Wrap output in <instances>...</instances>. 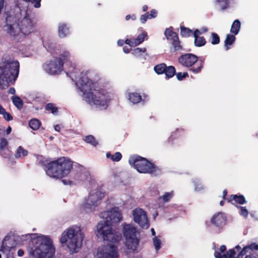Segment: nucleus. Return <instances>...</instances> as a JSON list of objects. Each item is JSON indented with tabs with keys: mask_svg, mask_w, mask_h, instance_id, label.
Instances as JSON below:
<instances>
[{
	"mask_svg": "<svg viewBox=\"0 0 258 258\" xmlns=\"http://www.w3.org/2000/svg\"><path fill=\"white\" fill-rule=\"evenodd\" d=\"M24 252L23 249H20L18 250L17 254L19 256H22L24 255Z\"/></svg>",
	"mask_w": 258,
	"mask_h": 258,
	"instance_id": "52",
	"label": "nucleus"
},
{
	"mask_svg": "<svg viewBox=\"0 0 258 258\" xmlns=\"http://www.w3.org/2000/svg\"><path fill=\"white\" fill-rule=\"evenodd\" d=\"M60 129H61V127L59 125L57 124L54 126V130L56 131L59 132Z\"/></svg>",
	"mask_w": 258,
	"mask_h": 258,
	"instance_id": "56",
	"label": "nucleus"
},
{
	"mask_svg": "<svg viewBox=\"0 0 258 258\" xmlns=\"http://www.w3.org/2000/svg\"><path fill=\"white\" fill-rule=\"evenodd\" d=\"M201 32L199 29H196L194 32V36L195 37V44L196 46L201 47L204 46L206 41L204 37L200 36Z\"/></svg>",
	"mask_w": 258,
	"mask_h": 258,
	"instance_id": "18",
	"label": "nucleus"
},
{
	"mask_svg": "<svg viewBox=\"0 0 258 258\" xmlns=\"http://www.w3.org/2000/svg\"><path fill=\"white\" fill-rule=\"evenodd\" d=\"M5 109L2 106V105L0 104V114L2 115L4 112H5Z\"/></svg>",
	"mask_w": 258,
	"mask_h": 258,
	"instance_id": "57",
	"label": "nucleus"
},
{
	"mask_svg": "<svg viewBox=\"0 0 258 258\" xmlns=\"http://www.w3.org/2000/svg\"><path fill=\"white\" fill-rule=\"evenodd\" d=\"M96 255L98 258H119V253L116 246L107 244L99 247Z\"/></svg>",
	"mask_w": 258,
	"mask_h": 258,
	"instance_id": "13",
	"label": "nucleus"
},
{
	"mask_svg": "<svg viewBox=\"0 0 258 258\" xmlns=\"http://www.w3.org/2000/svg\"><path fill=\"white\" fill-rule=\"evenodd\" d=\"M188 76V74L187 73H178L176 74V77L178 80H181L183 78L186 77Z\"/></svg>",
	"mask_w": 258,
	"mask_h": 258,
	"instance_id": "46",
	"label": "nucleus"
},
{
	"mask_svg": "<svg viewBox=\"0 0 258 258\" xmlns=\"http://www.w3.org/2000/svg\"><path fill=\"white\" fill-rule=\"evenodd\" d=\"M8 92L10 94H14L15 93L16 91L14 88L12 87L10 88Z\"/></svg>",
	"mask_w": 258,
	"mask_h": 258,
	"instance_id": "55",
	"label": "nucleus"
},
{
	"mask_svg": "<svg viewBox=\"0 0 258 258\" xmlns=\"http://www.w3.org/2000/svg\"><path fill=\"white\" fill-rule=\"evenodd\" d=\"M211 222L216 226H223L226 223V216L223 213L219 212L213 216Z\"/></svg>",
	"mask_w": 258,
	"mask_h": 258,
	"instance_id": "16",
	"label": "nucleus"
},
{
	"mask_svg": "<svg viewBox=\"0 0 258 258\" xmlns=\"http://www.w3.org/2000/svg\"><path fill=\"white\" fill-rule=\"evenodd\" d=\"M14 16H9L6 18L5 26L7 32L15 39L20 41L33 31L31 21L28 18H24L21 22L20 25L17 22Z\"/></svg>",
	"mask_w": 258,
	"mask_h": 258,
	"instance_id": "3",
	"label": "nucleus"
},
{
	"mask_svg": "<svg viewBox=\"0 0 258 258\" xmlns=\"http://www.w3.org/2000/svg\"><path fill=\"white\" fill-rule=\"evenodd\" d=\"M142 9H143V11L144 12L146 11L147 10V9H148L147 6H146V5H144V6L143 7Z\"/></svg>",
	"mask_w": 258,
	"mask_h": 258,
	"instance_id": "62",
	"label": "nucleus"
},
{
	"mask_svg": "<svg viewBox=\"0 0 258 258\" xmlns=\"http://www.w3.org/2000/svg\"><path fill=\"white\" fill-rule=\"evenodd\" d=\"M88 72H82L80 74L77 85L83 93L84 100L90 104H94L100 109H106L111 100L109 94L104 90L95 88V83L89 79Z\"/></svg>",
	"mask_w": 258,
	"mask_h": 258,
	"instance_id": "1",
	"label": "nucleus"
},
{
	"mask_svg": "<svg viewBox=\"0 0 258 258\" xmlns=\"http://www.w3.org/2000/svg\"><path fill=\"white\" fill-rule=\"evenodd\" d=\"M199 31H200L201 35L202 33L206 32L208 31V29L207 27H202Z\"/></svg>",
	"mask_w": 258,
	"mask_h": 258,
	"instance_id": "54",
	"label": "nucleus"
},
{
	"mask_svg": "<svg viewBox=\"0 0 258 258\" xmlns=\"http://www.w3.org/2000/svg\"><path fill=\"white\" fill-rule=\"evenodd\" d=\"M134 221L144 229L149 228L150 225L146 212L142 209L137 208L132 211Z\"/></svg>",
	"mask_w": 258,
	"mask_h": 258,
	"instance_id": "14",
	"label": "nucleus"
},
{
	"mask_svg": "<svg viewBox=\"0 0 258 258\" xmlns=\"http://www.w3.org/2000/svg\"><path fill=\"white\" fill-rule=\"evenodd\" d=\"M14 239L13 238L6 236L3 240L0 251L6 255L7 258H14Z\"/></svg>",
	"mask_w": 258,
	"mask_h": 258,
	"instance_id": "15",
	"label": "nucleus"
},
{
	"mask_svg": "<svg viewBox=\"0 0 258 258\" xmlns=\"http://www.w3.org/2000/svg\"><path fill=\"white\" fill-rule=\"evenodd\" d=\"M250 254L246 255L245 258H258V255L255 252L253 251L251 253L250 252Z\"/></svg>",
	"mask_w": 258,
	"mask_h": 258,
	"instance_id": "50",
	"label": "nucleus"
},
{
	"mask_svg": "<svg viewBox=\"0 0 258 258\" xmlns=\"http://www.w3.org/2000/svg\"><path fill=\"white\" fill-rule=\"evenodd\" d=\"M164 73L167 78H171L175 75V69L172 66L166 67Z\"/></svg>",
	"mask_w": 258,
	"mask_h": 258,
	"instance_id": "29",
	"label": "nucleus"
},
{
	"mask_svg": "<svg viewBox=\"0 0 258 258\" xmlns=\"http://www.w3.org/2000/svg\"><path fill=\"white\" fill-rule=\"evenodd\" d=\"M146 49L145 48H136L133 50L132 53L135 56H139L142 53H144L146 51Z\"/></svg>",
	"mask_w": 258,
	"mask_h": 258,
	"instance_id": "37",
	"label": "nucleus"
},
{
	"mask_svg": "<svg viewBox=\"0 0 258 258\" xmlns=\"http://www.w3.org/2000/svg\"><path fill=\"white\" fill-rule=\"evenodd\" d=\"M227 191H226V190H224L223 191V198H225V196H226V195H227Z\"/></svg>",
	"mask_w": 258,
	"mask_h": 258,
	"instance_id": "63",
	"label": "nucleus"
},
{
	"mask_svg": "<svg viewBox=\"0 0 258 258\" xmlns=\"http://www.w3.org/2000/svg\"><path fill=\"white\" fill-rule=\"evenodd\" d=\"M149 13H146L145 15H143L141 16L140 21L142 23H145L147 19H149Z\"/></svg>",
	"mask_w": 258,
	"mask_h": 258,
	"instance_id": "47",
	"label": "nucleus"
},
{
	"mask_svg": "<svg viewBox=\"0 0 258 258\" xmlns=\"http://www.w3.org/2000/svg\"><path fill=\"white\" fill-rule=\"evenodd\" d=\"M69 33L68 28L64 24H60L58 28V34L60 37H64Z\"/></svg>",
	"mask_w": 258,
	"mask_h": 258,
	"instance_id": "26",
	"label": "nucleus"
},
{
	"mask_svg": "<svg viewBox=\"0 0 258 258\" xmlns=\"http://www.w3.org/2000/svg\"><path fill=\"white\" fill-rule=\"evenodd\" d=\"M12 100L16 107L20 109L23 106V101L21 99L17 96H13L12 97Z\"/></svg>",
	"mask_w": 258,
	"mask_h": 258,
	"instance_id": "27",
	"label": "nucleus"
},
{
	"mask_svg": "<svg viewBox=\"0 0 258 258\" xmlns=\"http://www.w3.org/2000/svg\"><path fill=\"white\" fill-rule=\"evenodd\" d=\"M153 243L157 251L161 248V241L157 237L155 236L153 238Z\"/></svg>",
	"mask_w": 258,
	"mask_h": 258,
	"instance_id": "38",
	"label": "nucleus"
},
{
	"mask_svg": "<svg viewBox=\"0 0 258 258\" xmlns=\"http://www.w3.org/2000/svg\"><path fill=\"white\" fill-rule=\"evenodd\" d=\"M117 44L119 46H122L123 44V41L122 40H119L117 41Z\"/></svg>",
	"mask_w": 258,
	"mask_h": 258,
	"instance_id": "59",
	"label": "nucleus"
},
{
	"mask_svg": "<svg viewBox=\"0 0 258 258\" xmlns=\"http://www.w3.org/2000/svg\"><path fill=\"white\" fill-rule=\"evenodd\" d=\"M230 199L239 204H243L246 203V200L243 196L231 195Z\"/></svg>",
	"mask_w": 258,
	"mask_h": 258,
	"instance_id": "28",
	"label": "nucleus"
},
{
	"mask_svg": "<svg viewBox=\"0 0 258 258\" xmlns=\"http://www.w3.org/2000/svg\"><path fill=\"white\" fill-rule=\"evenodd\" d=\"M45 108L47 110L50 111L53 114H55L57 112V108L52 103H48L46 105Z\"/></svg>",
	"mask_w": 258,
	"mask_h": 258,
	"instance_id": "36",
	"label": "nucleus"
},
{
	"mask_svg": "<svg viewBox=\"0 0 258 258\" xmlns=\"http://www.w3.org/2000/svg\"><path fill=\"white\" fill-rule=\"evenodd\" d=\"M164 34L167 38V39L173 41L174 39H178V37L177 34L173 32L171 29L170 28H167L164 32Z\"/></svg>",
	"mask_w": 258,
	"mask_h": 258,
	"instance_id": "22",
	"label": "nucleus"
},
{
	"mask_svg": "<svg viewBox=\"0 0 258 258\" xmlns=\"http://www.w3.org/2000/svg\"><path fill=\"white\" fill-rule=\"evenodd\" d=\"M104 193L99 189H95L89 193L88 198L84 201L81 208L86 212H93L101 202Z\"/></svg>",
	"mask_w": 258,
	"mask_h": 258,
	"instance_id": "10",
	"label": "nucleus"
},
{
	"mask_svg": "<svg viewBox=\"0 0 258 258\" xmlns=\"http://www.w3.org/2000/svg\"><path fill=\"white\" fill-rule=\"evenodd\" d=\"M250 250H258V244L252 243L250 245L245 246L241 250L240 253L238 254V257H241L243 255L245 254L246 252H248Z\"/></svg>",
	"mask_w": 258,
	"mask_h": 258,
	"instance_id": "20",
	"label": "nucleus"
},
{
	"mask_svg": "<svg viewBox=\"0 0 258 258\" xmlns=\"http://www.w3.org/2000/svg\"><path fill=\"white\" fill-rule=\"evenodd\" d=\"M106 157L108 158H110L113 161L117 162L121 159L122 155L119 152H116L114 155L107 153L106 154Z\"/></svg>",
	"mask_w": 258,
	"mask_h": 258,
	"instance_id": "31",
	"label": "nucleus"
},
{
	"mask_svg": "<svg viewBox=\"0 0 258 258\" xmlns=\"http://www.w3.org/2000/svg\"><path fill=\"white\" fill-rule=\"evenodd\" d=\"M41 0H32V3L34 4V7L36 8H39L41 6L40 4Z\"/></svg>",
	"mask_w": 258,
	"mask_h": 258,
	"instance_id": "48",
	"label": "nucleus"
},
{
	"mask_svg": "<svg viewBox=\"0 0 258 258\" xmlns=\"http://www.w3.org/2000/svg\"><path fill=\"white\" fill-rule=\"evenodd\" d=\"M157 16V12L155 10H152L150 13H149V18L150 19H152L153 18H155Z\"/></svg>",
	"mask_w": 258,
	"mask_h": 258,
	"instance_id": "49",
	"label": "nucleus"
},
{
	"mask_svg": "<svg viewBox=\"0 0 258 258\" xmlns=\"http://www.w3.org/2000/svg\"><path fill=\"white\" fill-rule=\"evenodd\" d=\"M84 238V233L81 228L73 226L64 231L61 235L60 242L66 246L69 252L76 253L81 248Z\"/></svg>",
	"mask_w": 258,
	"mask_h": 258,
	"instance_id": "4",
	"label": "nucleus"
},
{
	"mask_svg": "<svg viewBox=\"0 0 258 258\" xmlns=\"http://www.w3.org/2000/svg\"><path fill=\"white\" fill-rule=\"evenodd\" d=\"M172 45L175 50H179L181 49V46L178 39H174L171 42Z\"/></svg>",
	"mask_w": 258,
	"mask_h": 258,
	"instance_id": "40",
	"label": "nucleus"
},
{
	"mask_svg": "<svg viewBox=\"0 0 258 258\" xmlns=\"http://www.w3.org/2000/svg\"><path fill=\"white\" fill-rule=\"evenodd\" d=\"M198 57L190 53H187L181 55L178 59L179 62L186 67L192 66L195 63H197V67H194L190 69V70L194 73H199L201 72L203 68V64L201 62H198Z\"/></svg>",
	"mask_w": 258,
	"mask_h": 258,
	"instance_id": "12",
	"label": "nucleus"
},
{
	"mask_svg": "<svg viewBox=\"0 0 258 258\" xmlns=\"http://www.w3.org/2000/svg\"><path fill=\"white\" fill-rule=\"evenodd\" d=\"M123 51H124L125 53H128V52H129V51H130V49H129V48L126 47H123Z\"/></svg>",
	"mask_w": 258,
	"mask_h": 258,
	"instance_id": "58",
	"label": "nucleus"
},
{
	"mask_svg": "<svg viewBox=\"0 0 258 258\" xmlns=\"http://www.w3.org/2000/svg\"><path fill=\"white\" fill-rule=\"evenodd\" d=\"M4 118L7 121H10L13 119L12 116L8 112H6V110H5V112H4L3 114Z\"/></svg>",
	"mask_w": 258,
	"mask_h": 258,
	"instance_id": "45",
	"label": "nucleus"
},
{
	"mask_svg": "<svg viewBox=\"0 0 258 258\" xmlns=\"http://www.w3.org/2000/svg\"><path fill=\"white\" fill-rule=\"evenodd\" d=\"M19 71L17 61H8L0 66V90L5 89L16 81Z\"/></svg>",
	"mask_w": 258,
	"mask_h": 258,
	"instance_id": "8",
	"label": "nucleus"
},
{
	"mask_svg": "<svg viewBox=\"0 0 258 258\" xmlns=\"http://www.w3.org/2000/svg\"><path fill=\"white\" fill-rule=\"evenodd\" d=\"M71 61V54L69 51H64L59 57L55 58L46 63L44 66L45 71L50 75L58 74L62 70L63 64L68 65Z\"/></svg>",
	"mask_w": 258,
	"mask_h": 258,
	"instance_id": "9",
	"label": "nucleus"
},
{
	"mask_svg": "<svg viewBox=\"0 0 258 258\" xmlns=\"http://www.w3.org/2000/svg\"><path fill=\"white\" fill-rule=\"evenodd\" d=\"M27 150H25L23 147L19 146L16 150L15 157L16 159L23 158L28 155Z\"/></svg>",
	"mask_w": 258,
	"mask_h": 258,
	"instance_id": "21",
	"label": "nucleus"
},
{
	"mask_svg": "<svg viewBox=\"0 0 258 258\" xmlns=\"http://www.w3.org/2000/svg\"><path fill=\"white\" fill-rule=\"evenodd\" d=\"M173 195H174V192L173 191H171L170 192H165L160 198L164 202H167L173 197Z\"/></svg>",
	"mask_w": 258,
	"mask_h": 258,
	"instance_id": "33",
	"label": "nucleus"
},
{
	"mask_svg": "<svg viewBox=\"0 0 258 258\" xmlns=\"http://www.w3.org/2000/svg\"><path fill=\"white\" fill-rule=\"evenodd\" d=\"M31 237V234H26V235H22L21 236V238H30Z\"/></svg>",
	"mask_w": 258,
	"mask_h": 258,
	"instance_id": "60",
	"label": "nucleus"
},
{
	"mask_svg": "<svg viewBox=\"0 0 258 258\" xmlns=\"http://www.w3.org/2000/svg\"><path fill=\"white\" fill-rule=\"evenodd\" d=\"M128 99L133 103L135 104L141 100V96L137 93H133L128 95Z\"/></svg>",
	"mask_w": 258,
	"mask_h": 258,
	"instance_id": "25",
	"label": "nucleus"
},
{
	"mask_svg": "<svg viewBox=\"0 0 258 258\" xmlns=\"http://www.w3.org/2000/svg\"><path fill=\"white\" fill-rule=\"evenodd\" d=\"M192 34V31L187 28L181 27L180 34L183 37H188Z\"/></svg>",
	"mask_w": 258,
	"mask_h": 258,
	"instance_id": "35",
	"label": "nucleus"
},
{
	"mask_svg": "<svg viewBox=\"0 0 258 258\" xmlns=\"http://www.w3.org/2000/svg\"><path fill=\"white\" fill-rule=\"evenodd\" d=\"M32 254L36 258H54L55 247L52 239L48 236L41 235L35 239Z\"/></svg>",
	"mask_w": 258,
	"mask_h": 258,
	"instance_id": "6",
	"label": "nucleus"
},
{
	"mask_svg": "<svg viewBox=\"0 0 258 258\" xmlns=\"http://www.w3.org/2000/svg\"><path fill=\"white\" fill-rule=\"evenodd\" d=\"M76 178L79 181H89L91 179L90 173L88 171H84L83 172L78 173L76 175Z\"/></svg>",
	"mask_w": 258,
	"mask_h": 258,
	"instance_id": "19",
	"label": "nucleus"
},
{
	"mask_svg": "<svg viewBox=\"0 0 258 258\" xmlns=\"http://www.w3.org/2000/svg\"><path fill=\"white\" fill-rule=\"evenodd\" d=\"M8 145V142L6 139L2 138L0 140V149L4 150Z\"/></svg>",
	"mask_w": 258,
	"mask_h": 258,
	"instance_id": "44",
	"label": "nucleus"
},
{
	"mask_svg": "<svg viewBox=\"0 0 258 258\" xmlns=\"http://www.w3.org/2000/svg\"><path fill=\"white\" fill-rule=\"evenodd\" d=\"M240 215L246 218L248 216V212L247 209L244 207H239Z\"/></svg>",
	"mask_w": 258,
	"mask_h": 258,
	"instance_id": "42",
	"label": "nucleus"
},
{
	"mask_svg": "<svg viewBox=\"0 0 258 258\" xmlns=\"http://www.w3.org/2000/svg\"><path fill=\"white\" fill-rule=\"evenodd\" d=\"M84 141L86 143H89L94 146H96L97 144V142L96 141L95 138L91 135L85 137L84 138Z\"/></svg>",
	"mask_w": 258,
	"mask_h": 258,
	"instance_id": "34",
	"label": "nucleus"
},
{
	"mask_svg": "<svg viewBox=\"0 0 258 258\" xmlns=\"http://www.w3.org/2000/svg\"><path fill=\"white\" fill-rule=\"evenodd\" d=\"M11 131H12V128H11V127L10 126H9V127L7 128V131H6V132H7V134H10V133L11 132Z\"/></svg>",
	"mask_w": 258,
	"mask_h": 258,
	"instance_id": "61",
	"label": "nucleus"
},
{
	"mask_svg": "<svg viewBox=\"0 0 258 258\" xmlns=\"http://www.w3.org/2000/svg\"><path fill=\"white\" fill-rule=\"evenodd\" d=\"M72 168V161L69 158L62 157L49 162L45 171L49 177L58 179L67 176Z\"/></svg>",
	"mask_w": 258,
	"mask_h": 258,
	"instance_id": "5",
	"label": "nucleus"
},
{
	"mask_svg": "<svg viewBox=\"0 0 258 258\" xmlns=\"http://www.w3.org/2000/svg\"><path fill=\"white\" fill-rule=\"evenodd\" d=\"M37 160L39 161V164L42 166H44V169L46 168L49 163L47 162V160L43 156H39L37 157Z\"/></svg>",
	"mask_w": 258,
	"mask_h": 258,
	"instance_id": "39",
	"label": "nucleus"
},
{
	"mask_svg": "<svg viewBox=\"0 0 258 258\" xmlns=\"http://www.w3.org/2000/svg\"><path fill=\"white\" fill-rule=\"evenodd\" d=\"M235 37L231 34H228L226 36V38L224 41L225 47L226 50L230 48L231 45H232L233 42L235 41Z\"/></svg>",
	"mask_w": 258,
	"mask_h": 258,
	"instance_id": "24",
	"label": "nucleus"
},
{
	"mask_svg": "<svg viewBox=\"0 0 258 258\" xmlns=\"http://www.w3.org/2000/svg\"><path fill=\"white\" fill-rule=\"evenodd\" d=\"M131 18H132L133 20H135L136 19V16L134 15H132V16L130 15H128L125 17V20L127 21L130 20Z\"/></svg>",
	"mask_w": 258,
	"mask_h": 258,
	"instance_id": "53",
	"label": "nucleus"
},
{
	"mask_svg": "<svg viewBox=\"0 0 258 258\" xmlns=\"http://www.w3.org/2000/svg\"><path fill=\"white\" fill-rule=\"evenodd\" d=\"M220 42V38L218 35L215 33H212V41L211 43L213 44H218Z\"/></svg>",
	"mask_w": 258,
	"mask_h": 258,
	"instance_id": "41",
	"label": "nucleus"
},
{
	"mask_svg": "<svg viewBox=\"0 0 258 258\" xmlns=\"http://www.w3.org/2000/svg\"><path fill=\"white\" fill-rule=\"evenodd\" d=\"M241 24L240 21L238 20H235L231 26V28L230 29L231 33L234 34V35H237L240 29Z\"/></svg>",
	"mask_w": 258,
	"mask_h": 258,
	"instance_id": "23",
	"label": "nucleus"
},
{
	"mask_svg": "<svg viewBox=\"0 0 258 258\" xmlns=\"http://www.w3.org/2000/svg\"><path fill=\"white\" fill-rule=\"evenodd\" d=\"M166 67V66L164 63H161L156 65L154 67V70L157 74H161L165 72Z\"/></svg>",
	"mask_w": 258,
	"mask_h": 258,
	"instance_id": "32",
	"label": "nucleus"
},
{
	"mask_svg": "<svg viewBox=\"0 0 258 258\" xmlns=\"http://www.w3.org/2000/svg\"><path fill=\"white\" fill-rule=\"evenodd\" d=\"M146 37L147 34L146 33H143L139 35L136 39H126L125 40V43L131 47H135L143 42Z\"/></svg>",
	"mask_w": 258,
	"mask_h": 258,
	"instance_id": "17",
	"label": "nucleus"
},
{
	"mask_svg": "<svg viewBox=\"0 0 258 258\" xmlns=\"http://www.w3.org/2000/svg\"><path fill=\"white\" fill-rule=\"evenodd\" d=\"M194 182H195V191H199L204 188L203 186L202 185H201V183L200 182L199 180L197 179Z\"/></svg>",
	"mask_w": 258,
	"mask_h": 258,
	"instance_id": "43",
	"label": "nucleus"
},
{
	"mask_svg": "<svg viewBox=\"0 0 258 258\" xmlns=\"http://www.w3.org/2000/svg\"><path fill=\"white\" fill-rule=\"evenodd\" d=\"M228 0H217V2L219 3H224L225 4V7H223L222 8V9L223 10L225 9L226 8H227V2H228Z\"/></svg>",
	"mask_w": 258,
	"mask_h": 258,
	"instance_id": "51",
	"label": "nucleus"
},
{
	"mask_svg": "<svg viewBox=\"0 0 258 258\" xmlns=\"http://www.w3.org/2000/svg\"><path fill=\"white\" fill-rule=\"evenodd\" d=\"M151 232L153 235H154L155 234V231L153 228L151 229Z\"/></svg>",
	"mask_w": 258,
	"mask_h": 258,
	"instance_id": "64",
	"label": "nucleus"
},
{
	"mask_svg": "<svg viewBox=\"0 0 258 258\" xmlns=\"http://www.w3.org/2000/svg\"><path fill=\"white\" fill-rule=\"evenodd\" d=\"M29 125L33 130H37L40 125V122L37 119H32L30 120Z\"/></svg>",
	"mask_w": 258,
	"mask_h": 258,
	"instance_id": "30",
	"label": "nucleus"
},
{
	"mask_svg": "<svg viewBox=\"0 0 258 258\" xmlns=\"http://www.w3.org/2000/svg\"><path fill=\"white\" fill-rule=\"evenodd\" d=\"M129 163L140 173H152L156 171V167L152 163L140 156L131 157Z\"/></svg>",
	"mask_w": 258,
	"mask_h": 258,
	"instance_id": "11",
	"label": "nucleus"
},
{
	"mask_svg": "<svg viewBox=\"0 0 258 258\" xmlns=\"http://www.w3.org/2000/svg\"><path fill=\"white\" fill-rule=\"evenodd\" d=\"M122 233L125 238L124 252L130 256L136 251L139 246L140 234L133 225L125 223L122 225Z\"/></svg>",
	"mask_w": 258,
	"mask_h": 258,
	"instance_id": "7",
	"label": "nucleus"
},
{
	"mask_svg": "<svg viewBox=\"0 0 258 258\" xmlns=\"http://www.w3.org/2000/svg\"><path fill=\"white\" fill-rule=\"evenodd\" d=\"M100 217L103 219L97 226L96 236L103 240L114 243L119 241L121 238L119 232L112 230L111 223L119 222L122 219L121 212L118 208L101 212Z\"/></svg>",
	"mask_w": 258,
	"mask_h": 258,
	"instance_id": "2",
	"label": "nucleus"
}]
</instances>
